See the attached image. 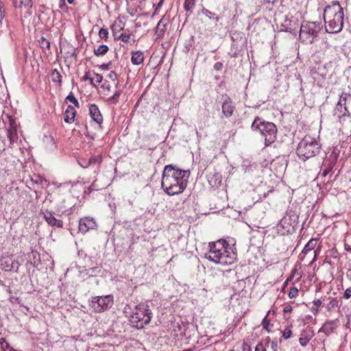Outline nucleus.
Here are the masks:
<instances>
[{"label": "nucleus", "instance_id": "obj_21", "mask_svg": "<svg viewBox=\"0 0 351 351\" xmlns=\"http://www.w3.org/2000/svg\"><path fill=\"white\" fill-rule=\"evenodd\" d=\"M76 115V111L73 106H69L64 114V121L67 123H71L74 121Z\"/></svg>", "mask_w": 351, "mask_h": 351}, {"label": "nucleus", "instance_id": "obj_3", "mask_svg": "<svg viewBox=\"0 0 351 351\" xmlns=\"http://www.w3.org/2000/svg\"><path fill=\"white\" fill-rule=\"evenodd\" d=\"M343 10L338 1H333L324 11L326 31L336 34L341 31L343 26Z\"/></svg>", "mask_w": 351, "mask_h": 351}, {"label": "nucleus", "instance_id": "obj_58", "mask_svg": "<svg viewBox=\"0 0 351 351\" xmlns=\"http://www.w3.org/2000/svg\"><path fill=\"white\" fill-rule=\"evenodd\" d=\"M59 7L60 9H64V8L66 7L65 3V0H60V5Z\"/></svg>", "mask_w": 351, "mask_h": 351}, {"label": "nucleus", "instance_id": "obj_63", "mask_svg": "<svg viewBox=\"0 0 351 351\" xmlns=\"http://www.w3.org/2000/svg\"><path fill=\"white\" fill-rule=\"evenodd\" d=\"M315 258H314V260L316 258V256H317V250H315Z\"/></svg>", "mask_w": 351, "mask_h": 351}, {"label": "nucleus", "instance_id": "obj_41", "mask_svg": "<svg viewBox=\"0 0 351 351\" xmlns=\"http://www.w3.org/2000/svg\"><path fill=\"white\" fill-rule=\"evenodd\" d=\"M0 344L2 348L6 351H10V346L4 338L0 339Z\"/></svg>", "mask_w": 351, "mask_h": 351}, {"label": "nucleus", "instance_id": "obj_15", "mask_svg": "<svg viewBox=\"0 0 351 351\" xmlns=\"http://www.w3.org/2000/svg\"><path fill=\"white\" fill-rule=\"evenodd\" d=\"M235 106L233 104L232 100L227 95L225 96V99L222 104V113L227 117H230L234 111Z\"/></svg>", "mask_w": 351, "mask_h": 351}, {"label": "nucleus", "instance_id": "obj_60", "mask_svg": "<svg viewBox=\"0 0 351 351\" xmlns=\"http://www.w3.org/2000/svg\"><path fill=\"white\" fill-rule=\"evenodd\" d=\"M271 348H272L274 351H276V349H277V347H278V343H277V341H273L271 342Z\"/></svg>", "mask_w": 351, "mask_h": 351}, {"label": "nucleus", "instance_id": "obj_54", "mask_svg": "<svg viewBox=\"0 0 351 351\" xmlns=\"http://www.w3.org/2000/svg\"><path fill=\"white\" fill-rule=\"evenodd\" d=\"M242 351H251V347L250 344L246 342H244L242 344Z\"/></svg>", "mask_w": 351, "mask_h": 351}, {"label": "nucleus", "instance_id": "obj_38", "mask_svg": "<svg viewBox=\"0 0 351 351\" xmlns=\"http://www.w3.org/2000/svg\"><path fill=\"white\" fill-rule=\"evenodd\" d=\"M253 168H255L254 165H250L248 161H244L242 165V169L245 173L250 172Z\"/></svg>", "mask_w": 351, "mask_h": 351}, {"label": "nucleus", "instance_id": "obj_57", "mask_svg": "<svg viewBox=\"0 0 351 351\" xmlns=\"http://www.w3.org/2000/svg\"><path fill=\"white\" fill-rule=\"evenodd\" d=\"M101 88H102L103 89L107 90H108V91H109V90H110V84H108V83H106V82H105V83H104V84L101 85Z\"/></svg>", "mask_w": 351, "mask_h": 351}, {"label": "nucleus", "instance_id": "obj_36", "mask_svg": "<svg viewBox=\"0 0 351 351\" xmlns=\"http://www.w3.org/2000/svg\"><path fill=\"white\" fill-rule=\"evenodd\" d=\"M202 13L210 19H215L216 21H218L219 19L218 16L214 17L215 14L207 10L206 8H204L202 10Z\"/></svg>", "mask_w": 351, "mask_h": 351}, {"label": "nucleus", "instance_id": "obj_31", "mask_svg": "<svg viewBox=\"0 0 351 351\" xmlns=\"http://www.w3.org/2000/svg\"><path fill=\"white\" fill-rule=\"evenodd\" d=\"M196 0H184V8L186 12L192 13Z\"/></svg>", "mask_w": 351, "mask_h": 351}, {"label": "nucleus", "instance_id": "obj_29", "mask_svg": "<svg viewBox=\"0 0 351 351\" xmlns=\"http://www.w3.org/2000/svg\"><path fill=\"white\" fill-rule=\"evenodd\" d=\"M326 299V297H324L322 298V300H319V299H317L313 302V306L311 307V311L313 313L314 315H316L318 313L319 308L321 306L323 302H324Z\"/></svg>", "mask_w": 351, "mask_h": 351}, {"label": "nucleus", "instance_id": "obj_35", "mask_svg": "<svg viewBox=\"0 0 351 351\" xmlns=\"http://www.w3.org/2000/svg\"><path fill=\"white\" fill-rule=\"evenodd\" d=\"M102 162V156L101 155H97L93 156L91 158L88 159V162L90 165H100Z\"/></svg>", "mask_w": 351, "mask_h": 351}, {"label": "nucleus", "instance_id": "obj_49", "mask_svg": "<svg viewBox=\"0 0 351 351\" xmlns=\"http://www.w3.org/2000/svg\"><path fill=\"white\" fill-rule=\"evenodd\" d=\"M350 297H351V287L346 289L344 292V294H343V298L345 299H349V298H350Z\"/></svg>", "mask_w": 351, "mask_h": 351}, {"label": "nucleus", "instance_id": "obj_61", "mask_svg": "<svg viewBox=\"0 0 351 351\" xmlns=\"http://www.w3.org/2000/svg\"><path fill=\"white\" fill-rule=\"evenodd\" d=\"M88 74H89V73H88V72H86V73H85L84 76L83 77V80H84V81H86V80H89V81H90V77L88 76Z\"/></svg>", "mask_w": 351, "mask_h": 351}, {"label": "nucleus", "instance_id": "obj_2", "mask_svg": "<svg viewBox=\"0 0 351 351\" xmlns=\"http://www.w3.org/2000/svg\"><path fill=\"white\" fill-rule=\"evenodd\" d=\"M209 250L204 257L217 264L230 265L237 259V254L226 241L220 239L209 243Z\"/></svg>", "mask_w": 351, "mask_h": 351}, {"label": "nucleus", "instance_id": "obj_39", "mask_svg": "<svg viewBox=\"0 0 351 351\" xmlns=\"http://www.w3.org/2000/svg\"><path fill=\"white\" fill-rule=\"evenodd\" d=\"M267 315H268V313L267 314V315L263 319V321H262V326H263V329L266 330L267 332H270L271 330L269 328V326L270 325V323H269V321L267 319Z\"/></svg>", "mask_w": 351, "mask_h": 351}, {"label": "nucleus", "instance_id": "obj_10", "mask_svg": "<svg viewBox=\"0 0 351 351\" xmlns=\"http://www.w3.org/2000/svg\"><path fill=\"white\" fill-rule=\"evenodd\" d=\"M298 224V215L293 211L286 213V215L280 221L279 226L287 233L293 232Z\"/></svg>", "mask_w": 351, "mask_h": 351}, {"label": "nucleus", "instance_id": "obj_6", "mask_svg": "<svg viewBox=\"0 0 351 351\" xmlns=\"http://www.w3.org/2000/svg\"><path fill=\"white\" fill-rule=\"evenodd\" d=\"M131 322L136 328H142L149 324L152 317V312L149 306L145 303L135 306L131 315Z\"/></svg>", "mask_w": 351, "mask_h": 351}, {"label": "nucleus", "instance_id": "obj_14", "mask_svg": "<svg viewBox=\"0 0 351 351\" xmlns=\"http://www.w3.org/2000/svg\"><path fill=\"white\" fill-rule=\"evenodd\" d=\"M1 261L3 269L5 271H14L17 272L21 265L19 261L13 259L11 256L3 258Z\"/></svg>", "mask_w": 351, "mask_h": 351}, {"label": "nucleus", "instance_id": "obj_17", "mask_svg": "<svg viewBox=\"0 0 351 351\" xmlns=\"http://www.w3.org/2000/svg\"><path fill=\"white\" fill-rule=\"evenodd\" d=\"M337 158L338 154L334 149L333 152L324 160L322 167H326L327 169L332 171L337 163Z\"/></svg>", "mask_w": 351, "mask_h": 351}, {"label": "nucleus", "instance_id": "obj_44", "mask_svg": "<svg viewBox=\"0 0 351 351\" xmlns=\"http://www.w3.org/2000/svg\"><path fill=\"white\" fill-rule=\"evenodd\" d=\"M291 330L290 329L289 327H286L285 328V330L282 331V337L285 339H287L291 337Z\"/></svg>", "mask_w": 351, "mask_h": 351}, {"label": "nucleus", "instance_id": "obj_9", "mask_svg": "<svg viewBox=\"0 0 351 351\" xmlns=\"http://www.w3.org/2000/svg\"><path fill=\"white\" fill-rule=\"evenodd\" d=\"M73 197L70 194L62 195L59 197V202L56 207V213L58 216L69 215L73 206Z\"/></svg>", "mask_w": 351, "mask_h": 351}, {"label": "nucleus", "instance_id": "obj_62", "mask_svg": "<svg viewBox=\"0 0 351 351\" xmlns=\"http://www.w3.org/2000/svg\"><path fill=\"white\" fill-rule=\"evenodd\" d=\"M74 1H75V0H67L68 3H69V4H73V3H74Z\"/></svg>", "mask_w": 351, "mask_h": 351}, {"label": "nucleus", "instance_id": "obj_50", "mask_svg": "<svg viewBox=\"0 0 351 351\" xmlns=\"http://www.w3.org/2000/svg\"><path fill=\"white\" fill-rule=\"evenodd\" d=\"M322 171L320 172L319 174L321 177H326L328 174V173L330 171H331L330 170L327 169L326 167H322Z\"/></svg>", "mask_w": 351, "mask_h": 351}, {"label": "nucleus", "instance_id": "obj_5", "mask_svg": "<svg viewBox=\"0 0 351 351\" xmlns=\"http://www.w3.org/2000/svg\"><path fill=\"white\" fill-rule=\"evenodd\" d=\"M321 149V145L318 141L310 137H305L298 144L296 153L300 159L303 161L317 156Z\"/></svg>", "mask_w": 351, "mask_h": 351}, {"label": "nucleus", "instance_id": "obj_25", "mask_svg": "<svg viewBox=\"0 0 351 351\" xmlns=\"http://www.w3.org/2000/svg\"><path fill=\"white\" fill-rule=\"evenodd\" d=\"M51 80L54 83H57L60 86L62 82V77L60 72L56 69H53L51 73Z\"/></svg>", "mask_w": 351, "mask_h": 351}, {"label": "nucleus", "instance_id": "obj_12", "mask_svg": "<svg viewBox=\"0 0 351 351\" xmlns=\"http://www.w3.org/2000/svg\"><path fill=\"white\" fill-rule=\"evenodd\" d=\"M97 223L93 218L85 217L80 219L79 221V231L82 234H86L90 230L97 228Z\"/></svg>", "mask_w": 351, "mask_h": 351}, {"label": "nucleus", "instance_id": "obj_8", "mask_svg": "<svg viewBox=\"0 0 351 351\" xmlns=\"http://www.w3.org/2000/svg\"><path fill=\"white\" fill-rule=\"evenodd\" d=\"M113 304V296H95L92 298L90 307L96 312H102L110 308Z\"/></svg>", "mask_w": 351, "mask_h": 351}, {"label": "nucleus", "instance_id": "obj_47", "mask_svg": "<svg viewBox=\"0 0 351 351\" xmlns=\"http://www.w3.org/2000/svg\"><path fill=\"white\" fill-rule=\"evenodd\" d=\"M21 5H24L27 8H32V0H25V1L21 0L20 1L19 7H21Z\"/></svg>", "mask_w": 351, "mask_h": 351}, {"label": "nucleus", "instance_id": "obj_48", "mask_svg": "<svg viewBox=\"0 0 351 351\" xmlns=\"http://www.w3.org/2000/svg\"><path fill=\"white\" fill-rule=\"evenodd\" d=\"M163 1H164L160 0V1L156 5L155 10H154V12L152 14V17L154 16L155 15H156L158 13L159 10L160 9V8L162 7V5L163 4Z\"/></svg>", "mask_w": 351, "mask_h": 351}, {"label": "nucleus", "instance_id": "obj_46", "mask_svg": "<svg viewBox=\"0 0 351 351\" xmlns=\"http://www.w3.org/2000/svg\"><path fill=\"white\" fill-rule=\"evenodd\" d=\"M119 38L123 43H128L130 40V34H121Z\"/></svg>", "mask_w": 351, "mask_h": 351}, {"label": "nucleus", "instance_id": "obj_51", "mask_svg": "<svg viewBox=\"0 0 351 351\" xmlns=\"http://www.w3.org/2000/svg\"><path fill=\"white\" fill-rule=\"evenodd\" d=\"M108 77L112 81H114L117 79V75L114 71H110L108 75Z\"/></svg>", "mask_w": 351, "mask_h": 351}, {"label": "nucleus", "instance_id": "obj_59", "mask_svg": "<svg viewBox=\"0 0 351 351\" xmlns=\"http://www.w3.org/2000/svg\"><path fill=\"white\" fill-rule=\"evenodd\" d=\"M264 1L266 3L274 5L276 3L278 2L279 0H264Z\"/></svg>", "mask_w": 351, "mask_h": 351}, {"label": "nucleus", "instance_id": "obj_56", "mask_svg": "<svg viewBox=\"0 0 351 351\" xmlns=\"http://www.w3.org/2000/svg\"><path fill=\"white\" fill-rule=\"evenodd\" d=\"M292 306L290 305H287L284 307L283 312L285 313H291L292 311Z\"/></svg>", "mask_w": 351, "mask_h": 351}, {"label": "nucleus", "instance_id": "obj_43", "mask_svg": "<svg viewBox=\"0 0 351 351\" xmlns=\"http://www.w3.org/2000/svg\"><path fill=\"white\" fill-rule=\"evenodd\" d=\"M78 164L82 167V168H87L90 166V164L88 162V160H86L85 158H80L78 160Z\"/></svg>", "mask_w": 351, "mask_h": 351}, {"label": "nucleus", "instance_id": "obj_34", "mask_svg": "<svg viewBox=\"0 0 351 351\" xmlns=\"http://www.w3.org/2000/svg\"><path fill=\"white\" fill-rule=\"evenodd\" d=\"M39 45L43 49V51L49 50L50 49V42L45 37H41L38 40Z\"/></svg>", "mask_w": 351, "mask_h": 351}, {"label": "nucleus", "instance_id": "obj_7", "mask_svg": "<svg viewBox=\"0 0 351 351\" xmlns=\"http://www.w3.org/2000/svg\"><path fill=\"white\" fill-rule=\"evenodd\" d=\"M321 28L319 22H303L300 26V40L302 43H313L315 38L318 36Z\"/></svg>", "mask_w": 351, "mask_h": 351}, {"label": "nucleus", "instance_id": "obj_23", "mask_svg": "<svg viewBox=\"0 0 351 351\" xmlns=\"http://www.w3.org/2000/svg\"><path fill=\"white\" fill-rule=\"evenodd\" d=\"M296 21L293 18L289 19L287 16L285 17V23L282 25V29L287 32H292L295 30Z\"/></svg>", "mask_w": 351, "mask_h": 351}, {"label": "nucleus", "instance_id": "obj_16", "mask_svg": "<svg viewBox=\"0 0 351 351\" xmlns=\"http://www.w3.org/2000/svg\"><path fill=\"white\" fill-rule=\"evenodd\" d=\"M89 115L99 125H101L103 123V116L97 105L92 104L89 106Z\"/></svg>", "mask_w": 351, "mask_h": 351}, {"label": "nucleus", "instance_id": "obj_18", "mask_svg": "<svg viewBox=\"0 0 351 351\" xmlns=\"http://www.w3.org/2000/svg\"><path fill=\"white\" fill-rule=\"evenodd\" d=\"M208 182L212 188H218L221 183V175L214 171L207 176Z\"/></svg>", "mask_w": 351, "mask_h": 351}, {"label": "nucleus", "instance_id": "obj_24", "mask_svg": "<svg viewBox=\"0 0 351 351\" xmlns=\"http://www.w3.org/2000/svg\"><path fill=\"white\" fill-rule=\"evenodd\" d=\"M144 61L143 53L141 51H137L132 53L131 62L134 65H139Z\"/></svg>", "mask_w": 351, "mask_h": 351}, {"label": "nucleus", "instance_id": "obj_20", "mask_svg": "<svg viewBox=\"0 0 351 351\" xmlns=\"http://www.w3.org/2000/svg\"><path fill=\"white\" fill-rule=\"evenodd\" d=\"M337 327V321L336 320H329L326 321L324 325L319 330L318 333L323 332L325 334L326 337L330 335L332 332H333L335 328Z\"/></svg>", "mask_w": 351, "mask_h": 351}, {"label": "nucleus", "instance_id": "obj_1", "mask_svg": "<svg viewBox=\"0 0 351 351\" xmlns=\"http://www.w3.org/2000/svg\"><path fill=\"white\" fill-rule=\"evenodd\" d=\"M190 171L176 168L172 165L165 167L161 186L169 195L182 193L186 189Z\"/></svg>", "mask_w": 351, "mask_h": 351}, {"label": "nucleus", "instance_id": "obj_27", "mask_svg": "<svg viewBox=\"0 0 351 351\" xmlns=\"http://www.w3.org/2000/svg\"><path fill=\"white\" fill-rule=\"evenodd\" d=\"M316 245H317V240L315 239H311L305 245L302 252L304 254H306L309 251L313 250L315 247Z\"/></svg>", "mask_w": 351, "mask_h": 351}, {"label": "nucleus", "instance_id": "obj_30", "mask_svg": "<svg viewBox=\"0 0 351 351\" xmlns=\"http://www.w3.org/2000/svg\"><path fill=\"white\" fill-rule=\"evenodd\" d=\"M327 299L329 302L326 307L328 311H332L338 306L339 301L336 298L328 297Z\"/></svg>", "mask_w": 351, "mask_h": 351}, {"label": "nucleus", "instance_id": "obj_11", "mask_svg": "<svg viewBox=\"0 0 351 351\" xmlns=\"http://www.w3.org/2000/svg\"><path fill=\"white\" fill-rule=\"evenodd\" d=\"M346 94H345V96H343V94H342L340 96V99L337 104L333 112V114L339 119L346 116H350L347 106L346 105Z\"/></svg>", "mask_w": 351, "mask_h": 351}, {"label": "nucleus", "instance_id": "obj_22", "mask_svg": "<svg viewBox=\"0 0 351 351\" xmlns=\"http://www.w3.org/2000/svg\"><path fill=\"white\" fill-rule=\"evenodd\" d=\"M7 136L11 144H13L18 139L17 130L16 124L12 121L8 129Z\"/></svg>", "mask_w": 351, "mask_h": 351}, {"label": "nucleus", "instance_id": "obj_64", "mask_svg": "<svg viewBox=\"0 0 351 351\" xmlns=\"http://www.w3.org/2000/svg\"><path fill=\"white\" fill-rule=\"evenodd\" d=\"M232 56L233 57H237V53L236 52H234L233 54H232Z\"/></svg>", "mask_w": 351, "mask_h": 351}, {"label": "nucleus", "instance_id": "obj_4", "mask_svg": "<svg viewBox=\"0 0 351 351\" xmlns=\"http://www.w3.org/2000/svg\"><path fill=\"white\" fill-rule=\"evenodd\" d=\"M251 128L254 131L259 132L265 138L266 147L269 146L276 140L277 128L272 122L263 121L259 117H256Z\"/></svg>", "mask_w": 351, "mask_h": 351}, {"label": "nucleus", "instance_id": "obj_52", "mask_svg": "<svg viewBox=\"0 0 351 351\" xmlns=\"http://www.w3.org/2000/svg\"><path fill=\"white\" fill-rule=\"evenodd\" d=\"M255 351H266V349L262 343H258L255 348Z\"/></svg>", "mask_w": 351, "mask_h": 351}, {"label": "nucleus", "instance_id": "obj_32", "mask_svg": "<svg viewBox=\"0 0 351 351\" xmlns=\"http://www.w3.org/2000/svg\"><path fill=\"white\" fill-rule=\"evenodd\" d=\"M121 94V90H117L112 97H109L107 99V102L109 104H117L119 102V99L120 97Z\"/></svg>", "mask_w": 351, "mask_h": 351}, {"label": "nucleus", "instance_id": "obj_53", "mask_svg": "<svg viewBox=\"0 0 351 351\" xmlns=\"http://www.w3.org/2000/svg\"><path fill=\"white\" fill-rule=\"evenodd\" d=\"M214 69L216 71H221L223 69V64L221 62H217L214 64Z\"/></svg>", "mask_w": 351, "mask_h": 351}, {"label": "nucleus", "instance_id": "obj_55", "mask_svg": "<svg viewBox=\"0 0 351 351\" xmlns=\"http://www.w3.org/2000/svg\"><path fill=\"white\" fill-rule=\"evenodd\" d=\"M111 63L110 62H108V63H106V64H102L101 65H100V69H101L102 70H108L110 69V66Z\"/></svg>", "mask_w": 351, "mask_h": 351}, {"label": "nucleus", "instance_id": "obj_26", "mask_svg": "<svg viewBox=\"0 0 351 351\" xmlns=\"http://www.w3.org/2000/svg\"><path fill=\"white\" fill-rule=\"evenodd\" d=\"M109 50L108 47L106 45H101L97 48H95L93 53L96 56H101L106 54Z\"/></svg>", "mask_w": 351, "mask_h": 351}, {"label": "nucleus", "instance_id": "obj_13", "mask_svg": "<svg viewBox=\"0 0 351 351\" xmlns=\"http://www.w3.org/2000/svg\"><path fill=\"white\" fill-rule=\"evenodd\" d=\"M42 214L48 225L51 226H56L57 228L63 227V221L55 217V215H56V210L53 212L49 210H45L42 211Z\"/></svg>", "mask_w": 351, "mask_h": 351}, {"label": "nucleus", "instance_id": "obj_33", "mask_svg": "<svg viewBox=\"0 0 351 351\" xmlns=\"http://www.w3.org/2000/svg\"><path fill=\"white\" fill-rule=\"evenodd\" d=\"M103 77L101 74L94 73V77L90 78V84L96 87L98 84H100L102 82Z\"/></svg>", "mask_w": 351, "mask_h": 351}, {"label": "nucleus", "instance_id": "obj_45", "mask_svg": "<svg viewBox=\"0 0 351 351\" xmlns=\"http://www.w3.org/2000/svg\"><path fill=\"white\" fill-rule=\"evenodd\" d=\"M310 341V337H300L299 339V342L300 345L303 347H305L307 346L308 343Z\"/></svg>", "mask_w": 351, "mask_h": 351}, {"label": "nucleus", "instance_id": "obj_28", "mask_svg": "<svg viewBox=\"0 0 351 351\" xmlns=\"http://www.w3.org/2000/svg\"><path fill=\"white\" fill-rule=\"evenodd\" d=\"M101 272V269L98 267H91L88 269H84L80 271V274L86 273L88 277L95 276Z\"/></svg>", "mask_w": 351, "mask_h": 351}, {"label": "nucleus", "instance_id": "obj_40", "mask_svg": "<svg viewBox=\"0 0 351 351\" xmlns=\"http://www.w3.org/2000/svg\"><path fill=\"white\" fill-rule=\"evenodd\" d=\"M99 36L101 39L106 40L108 38V31L107 29L101 28L99 31Z\"/></svg>", "mask_w": 351, "mask_h": 351}, {"label": "nucleus", "instance_id": "obj_19", "mask_svg": "<svg viewBox=\"0 0 351 351\" xmlns=\"http://www.w3.org/2000/svg\"><path fill=\"white\" fill-rule=\"evenodd\" d=\"M168 23L169 19L163 16L156 27L155 34L157 36V38H161L164 36Z\"/></svg>", "mask_w": 351, "mask_h": 351}, {"label": "nucleus", "instance_id": "obj_42", "mask_svg": "<svg viewBox=\"0 0 351 351\" xmlns=\"http://www.w3.org/2000/svg\"><path fill=\"white\" fill-rule=\"evenodd\" d=\"M298 289L296 287H291L289 291V297L290 298H295L298 295Z\"/></svg>", "mask_w": 351, "mask_h": 351}, {"label": "nucleus", "instance_id": "obj_37", "mask_svg": "<svg viewBox=\"0 0 351 351\" xmlns=\"http://www.w3.org/2000/svg\"><path fill=\"white\" fill-rule=\"evenodd\" d=\"M66 101H69L77 108L80 107V104L72 92H70L68 96L66 97Z\"/></svg>", "mask_w": 351, "mask_h": 351}]
</instances>
